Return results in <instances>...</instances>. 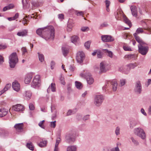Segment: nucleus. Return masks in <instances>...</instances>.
I'll return each mask as SVG.
<instances>
[{"label":"nucleus","mask_w":151,"mask_h":151,"mask_svg":"<svg viewBox=\"0 0 151 151\" xmlns=\"http://www.w3.org/2000/svg\"><path fill=\"white\" fill-rule=\"evenodd\" d=\"M36 33L46 40H53L55 38V29L52 26L39 28L37 30Z\"/></svg>","instance_id":"f257e3e1"},{"label":"nucleus","mask_w":151,"mask_h":151,"mask_svg":"<svg viewBox=\"0 0 151 151\" xmlns=\"http://www.w3.org/2000/svg\"><path fill=\"white\" fill-rule=\"evenodd\" d=\"M109 86L110 88H112L113 91H116V90L117 87V83L116 81L115 80H113L108 81L106 85L103 87V90L106 91V89L108 90H109Z\"/></svg>","instance_id":"f03ea898"},{"label":"nucleus","mask_w":151,"mask_h":151,"mask_svg":"<svg viewBox=\"0 0 151 151\" xmlns=\"http://www.w3.org/2000/svg\"><path fill=\"white\" fill-rule=\"evenodd\" d=\"M9 60L10 67L11 68H14L16 64L18 61L16 52L12 53L9 57Z\"/></svg>","instance_id":"7ed1b4c3"},{"label":"nucleus","mask_w":151,"mask_h":151,"mask_svg":"<svg viewBox=\"0 0 151 151\" xmlns=\"http://www.w3.org/2000/svg\"><path fill=\"white\" fill-rule=\"evenodd\" d=\"M109 68V64L105 61H103L100 63L99 73L101 74L107 71Z\"/></svg>","instance_id":"20e7f679"},{"label":"nucleus","mask_w":151,"mask_h":151,"mask_svg":"<svg viewBox=\"0 0 151 151\" xmlns=\"http://www.w3.org/2000/svg\"><path fill=\"white\" fill-rule=\"evenodd\" d=\"M104 99V97L102 95H96L94 98V103L96 106H99L101 105Z\"/></svg>","instance_id":"39448f33"},{"label":"nucleus","mask_w":151,"mask_h":151,"mask_svg":"<svg viewBox=\"0 0 151 151\" xmlns=\"http://www.w3.org/2000/svg\"><path fill=\"white\" fill-rule=\"evenodd\" d=\"M145 44L138 45V51L142 55H145L147 53L149 47L147 46L144 45Z\"/></svg>","instance_id":"423d86ee"},{"label":"nucleus","mask_w":151,"mask_h":151,"mask_svg":"<svg viewBox=\"0 0 151 151\" xmlns=\"http://www.w3.org/2000/svg\"><path fill=\"white\" fill-rule=\"evenodd\" d=\"M134 132L135 134L141 137L142 139H145L146 138L145 133L142 128L139 127L135 128L134 129Z\"/></svg>","instance_id":"0eeeda50"},{"label":"nucleus","mask_w":151,"mask_h":151,"mask_svg":"<svg viewBox=\"0 0 151 151\" xmlns=\"http://www.w3.org/2000/svg\"><path fill=\"white\" fill-rule=\"evenodd\" d=\"M40 76L39 75H36L34 78L31 83V86L34 88L38 87L40 85Z\"/></svg>","instance_id":"6e6552de"},{"label":"nucleus","mask_w":151,"mask_h":151,"mask_svg":"<svg viewBox=\"0 0 151 151\" xmlns=\"http://www.w3.org/2000/svg\"><path fill=\"white\" fill-rule=\"evenodd\" d=\"M81 76L86 78L87 83L89 85L92 84L94 82V79L89 73L83 74L81 73L80 74Z\"/></svg>","instance_id":"1a4fd4ad"},{"label":"nucleus","mask_w":151,"mask_h":151,"mask_svg":"<svg viewBox=\"0 0 151 151\" xmlns=\"http://www.w3.org/2000/svg\"><path fill=\"white\" fill-rule=\"evenodd\" d=\"M134 91L137 94H139L141 93L142 91V86L140 81L136 82Z\"/></svg>","instance_id":"9d476101"},{"label":"nucleus","mask_w":151,"mask_h":151,"mask_svg":"<svg viewBox=\"0 0 151 151\" xmlns=\"http://www.w3.org/2000/svg\"><path fill=\"white\" fill-rule=\"evenodd\" d=\"M85 58V55L82 51L78 52L77 54L76 59L79 63L83 62Z\"/></svg>","instance_id":"9b49d317"},{"label":"nucleus","mask_w":151,"mask_h":151,"mask_svg":"<svg viewBox=\"0 0 151 151\" xmlns=\"http://www.w3.org/2000/svg\"><path fill=\"white\" fill-rule=\"evenodd\" d=\"M101 40L103 42H111L114 40V39L110 35H103L101 36Z\"/></svg>","instance_id":"f8f14e48"},{"label":"nucleus","mask_w":151,"mask_h":151,"mask_svg":"<svg viewBox=\"0 0 151 151\" xmlns=\"http://www.w3.org/2000/svg\"><path fill=\"white\" fill-rule=\"evenodd\" d=\"M75 140V138L73 135L72 134H67L65 137V141L69 144L73 142Z\"/></svg>","instance_id":"ddd939ff"},{"label":"nucleus","mask_w":151,"mask_h":151,"mask_svg":"<svg viewBox=\"0 0 151 151\" xmlns=\"http://www.w3.org/2000/svg\"><path fill=\"white\" fill-rule=\"evenodd\" d=\"M32 74L31 73H29L26 75L24 78V82L25 84L29 83L32 77Z\"/></svg>","instance_id":"4468645a"},{"label":"nucleus","mask_w":151,"mask_h":151,"mask_svg":"<svg viewBox=\"0 0 151 151\" xmlns=\"http://www.w3.org/2000/svg\"><path fill=\"white\" fill-rule=\"evenodd\" d=\"M119 71L125 74H128L130 70L127 66V65L124 66L120 67L119 69Z\"/></svg>","instance_id":"2eb2a0df"},{"label":"nucleus","mask_w":151,"mask_h":151,"mask_svg":"<svg viewBox=\"0 0 151 151\" xmlns=\"http://www.w3.org/2000/svg\"><path fill=\"white\" fill-rule=\"evenodd\" d=\"M13 109L15 111H23L24 110V108L23 106L20 104H17L13 106Z\"/></svg>","instance_id":"dca6fc26"},{"label":"nucleus","mask_w":151,"mask_h":151,"mask_svg":"<svg viewBox=\"0 0 151 151\" xmlns=\"http://www.w3.org/2000/svg\"><path fill=\"white\" fill-rule=\"evenodd\" d=\"M12 87L13 89L17 92L20 89V85L17 81H15L12 83Z\"/></svg>","instance_id":"f3484780"},{"label":"nucleus","mask_w":151,"mask_h":151,"mask_svg":"<svg viewBox=\"0 0 151 151\" xmlns=\"http://www.w3.org/2000/svg\"><path fill=\"white\" fill-rule=\"evenodd\" d=\"M23 123L16 124L14 126L16 130L18 132H22L23 130Z\"/></svg>","instance_id":"a211bd4d"},{"label":"nucleus","mask_w":151,"mask_h":151,"mask_svg":"<svg viewBox=\"0 0 151 151\" xmlns=\"http://www.w3.org/2000/svg\"><path fill=\"white\" fill-rule=\"evenodd\" d=\"M32 95L31 92L29 91H26L23 93V96L24 99L28 100L31 98Z\"/></svg>","instance_id":"6ab92c4d"},{"label":"nucleus","mask_w":151,"mask_h":151,"mask_svg":"<svg viewBox=\"0 0 151 151\" xmlns=\"http://www.w3.org/2000/svg\"><path fill=\"white\" fill-rule=\"evenodd\" d=\"M9 135V132L5 130L2 129H0V136L1 137H5Z\"/></svg>","instance_id":"aec40b11"},{"label":"nucleus","mask_w":151,"mask_h":151,"mask_svg":"<svg viewBox=\"0 0 151 151\" xmlns=\"http://www.w3.org/2000/svg\"><path fill=\"white\" fill-rule=\"evenodd\" d=\"M28 30L27 29H23L18 32L17 35L19 36H26L27 35Z\"/></svg>","instance_id":"412c9836"},{"label":"nucleus","mask_w":151,"mask_h":151,"mask_svg":"<svg viewBox=\"0 0 151 151\" xmlns=\"http://www.w3.org/2000/svg\"><path fill=\"white\" fill-rule=\"evenodd\" d=\"M133 35L137 41L139 43V45L146 44L145 43L139 36L134 35Z\"/></svg>","instance_id":"4be33fe9"},{"label":"nucleus","mask_w":151,"mask_h":151,"mask_svg":"<svg viewBox=\"0 0 151 151\" xmlns=\"http://www.w3.org/2000/svg\"><path fill=\"white\" fill-rule=\"evenodd\" d=\"M130 9L133 16L135 17H137V11L136 7L134 6H131L130 7Z\"/></svg>","instance_id":"5701e85b"},{"label":"nucleus","mask_w":151,"mask_h":151,"mask_svg":"<svg viewBox=\"0 0 151 151\" xmlns=\"http://www.w3.org/2000/svg\"><path fill=\"white\" fill-rule=\"evenodd\" d=\"M137 57L135 54H128L126 55L124 58L128 60H134L136 59Z\"/></svg>","instance_id":"b1692460"},{"label":"nucleus","mask_w":151,"mask_h":151,"mask_svg":"<svg viewBox=\"0 0 151 151\" xmlns=\"http://www.w3.org/2000/svg\"><path fill=\"white\" fill-rule=\"evenodd\" d=\"M142 26L144 29H146L148 31V33H147V34H151V27L148 26L147 24L144 22H143L142 23Z\"/></svg>","instance_id":"393cba45"},{"label":"nucleus","mask_w":151,"mask_h":151,"mask_svg":"<svg viewBox=\"0 0 151 151\" xmlns=\"http://www.w3.org/2000/svg\"><path fill=\"white\" fill-rule=\"evenodd\" d=\"M50 90L52 92H55V85L54 83H51V85L49 86L47 90V92L48 93H49Z\"/></svg>","instance_id":"a878e982"},{"label":"nucleus","mask_w":151,"mask_h":151,"mask_svg":"<svg viewBox=\"0 0 151 151\" xmlns=\"http://www.w3.org/2000/svg\"><path fill=\"white\" fill-rule=\"evenodd\" d=\"M11 85L10 83L7 84L4 88L2 90L0 91V96L10 88L11 87Z\"/></svg>","instance_id":"bb28decb"},{"label":"nucleus","mask_w":151,"mask_h":151,"mask_svg":"<svg viewBox=\"0 0 151 151\" xmlns=\"http://www.w3.org/2000/svg\"><path fill=\"white\" fill-rule=\"evenodd\" d=\"M8 113L7 110L4 109H0V117H3L6 115Z\"/></svg>","instance_id":"cd10ccee"},{"label":"nucleus","mask_w":151,"mask_h":151,"mask_svg":"<svg viewBox=\"0 0 151 151\" xmlns=\"http://www.w3.org/2000/svg\"><path fill=\"white\" fill-rule=\"evenodd\" d=\"M71 41L72 42L76 45L77 42L79 41V38L77 36H73L71 38Z\"/></svg>","instance_id":"c85d7f7f"},{"label":"nucleus","mask_w":151,"mask_h":151,"mask_svg":"<svg viewBox=\"0 0 151 151\" xmlns=\"http://www.w3.org/2000/svg\"><path fill=\"white\" fill-rule=\"evenodd\" d=\"M138 65L136 63H130L127 64V66L129 67L130 70L131 69H133L137 66Z\"/></svg>","instance_id":"c756f323"},{"label":"nucleus","mask_w":151,"mask_h":151,"mask_svg":"<svg viewBox=\"0 0 151 151\" xmlns=\"http://www.w3.org/2000/svg\"><path fill=\"white\" fill-rule=\"evenodd\" d=\"M77 148L76 146L71 145L68 147L67 151H76Z\"/></svg>","instance_id":"7c9ffc66"},{"label":"nucleus","mask_w":151,"mask_h":151,"mask_svg":"<svg viewBox=\"0 0 151 151\" xmlns=\"http://www.w3.org/2000/svg\"><path fill=\"white\" fill-rule=\"evenodd\" d=\"M62 49L63 55L65 57L66 56L68 53L69 49L65 47H63Z\"/></svg>","instance_id":"2f4dec72"},{"label":"nucleus","mask_w":151,"mask_h":151,"mask_svg":"<svg viewBox=\"0 0 151 151\" xmlns=\"http://www.w3.org/2000/svg\"><path fill=\"white\" fill-rule=\"evenodd\" d=\"M14 7V5L13 4H10L7 6H6L4 7L3 9V11H5L8 10H9L13 8Z\"/></svg>","instance_id":"473e14b6"},{"label":"nucleus","mask_w":151,"mask_h":151,"mask_svg":"<svg viewBox=\"0 0 151 151\" xmlns=\"http://www.w3.org/2000/svg\"><path fill=\"white\" fill-rule=\"evenodd\" d=\"M144 31L143 28H142L139 27L137 28L136 31V32L133 34L134 35H137L140 33H142L144 32Z\"/></svg>","instance_id":"72a5a7b5"},{"label":"nucleus","mask_w":151,"mask_h":151,"mask_svg":"<svg viewBox=\"0 0 151 151\" xmlns=\"http://www.w3.org/2000/svg\"><path fill=\"white\" fill-rule=\"evenodd\" d=\"M108 26V24L107 22H104L102 23L101 24L99 27V29H102L104 27H107Z\"/></svg>","instance_id":"f704fd0d"},{"label":"nucleus","mask_w":151,"mask_h":151,"mask_svg":"<svg viewBox=\"0 0 151 151\" xmlns=\"http://www.w3.org/2000/svg\"><path fill=\"white\" fill-rule=\"evenodd\" d=\"M75 83L76 86L77 88L81 89L82 88L83 86L81 82L78 81H76Z\"/></svg>","instance_id":"c9c22d12"},{"label":"nucleus","mask_w":151,"mask_h":151,"mask_svg":"<svg viewBox=\"0 0 151 151\" xmlns=\"http://www.w3.org/2000/svg\"><path fill=\"white\" fill-rule=\"evenodd\" d=\"M124 22L127 24H128L129 27H131L132 26L131 23L130 21L126 17H124Z\"/></svg>","instance_id":"e433bc0d"},{"label":"nucleus","mask_w":151,"mask_h":151,"mask_svg":"<svg viewBox=\"0 0 151 151\" xmlns=\"http://www.w3.org/2000/svg\"><path fill=\"white\" fill-rule=\"evenodd\" d=\"M47 141L46 140L43 141L41 142L40 143L38 144V145L41 147H43L45 146L46 145Z\"/></svg>","instance_id":"4c0bfd02"},{"label":"nucleus","mask_w":151,"mask_h":151,"mask_svg":"<svg viewBox=\"0 0 151 151\" xmlns=\"http://www.w3.org/2000/svg\"><path fill=\"white\" fill-rule=\"evenodd\" d=\"M104 50L105 51V52L107 53L108 56L111 58H113V53L111 51H109L107 49H105Z\"/></svg>","instance_id":"58836bf2"},{"label":"nucleus","mask_w":151,"mask_h":151,"mask_svg":"<svg viewBox=\"0 0 151 151\" xmlns=\"http://www.w3.org/2000/svg\"><path fill=\"white\" fill-rule=\"evenodd\" d=\"M27 147L29 149L31 150H33L34 149V147L32 142L27 143Z\"/></svg>","instance_id":"ea45409f"},{"label":"nucleus","mask_w":151,"mask_h":151,"mask_svg":"<svg viewBox=\"0 0 151 151\" xmlns=\"http://www.w3.org/2000/svg\"><path fill=\"white\" fill-rule=\"evenodd\" d=\"M38 57L39 60L41 62H43L44 60V55L42 54H40L39 52L38 53Z\"/></svg>","instance_id":"a19ab883"},{"label":"nucleus","mask_w":151,"mask_h":151,"mask_svg":"<svg viewBox=\"0 0 151 151\" xmlns=\"http://www.w3.org/2000/svg\"><path fill=\"white\" fill-rule=\"evenodd\" d=\"M131 139L132 142L134 144V145L135 146H137L139 144V143L138 141L135 139L133 137L131 138Z\"/></svg>","instance_id":"79ce46f5"},{"label":"nucleus","mask_w":151,"mask_h":151,"mask_svg":"<svg viewBox=\"0 0 151 151\" xmlns=\"http://www.w3.org/2000/svg\"><path fill=\"white\" fill-rule=\"evenodd\" d=\"M120 84L119 85L121 86H124L126 83V80L125 79H121L120 81Z\"/></svg>","instance_id":"37998d69"},{"label":"nucleus","mask_w":151,"mask_h":151,"mask_svg":"<svg viewBox=\"0 0 151 151\" xmlns=\"http://www.w3.org/2000/svg\"><path fill=\"white\" fill-rule=\"evenodd\" d=\"M120 128L119 127H117L115 130V133L116 135H118L120 134Z\"/></svg>","instance_id":"c03bdc74"},{"label":"nucleus","mask_w":151,"mask_h":151,"mask_svg":"<svg viewBox=\"0 0 151 151\" xmlns=\"http://www.w3.org/2000/svg\"><path fill=\"white\" fill-rule=\"evenodd\" d=\"M91 42L89 41H88L84 44V46L86 49H89L90 47Z\"/></svg>","instance_id":"a18cd8bd"},{"label":"nucleus","mask_w":151,"mask_h":151,"mask_svg":"<svg viewBox=\"0 0 151 151\" xmlns=\"http://www.w3.org/2000/svg\"><path fill=\"white\" fill-rule=\"evenodd\" d=\"M61 141V139L60 137L56 139V142L55 145V147H58L59 144Z\"/></svg>","instance_id":"49530a36"},{"label":"nucleus","mask_w":151,"mask_h":151,"mask_svg":"<svg viewBox=\"0 0 151 151\" xmlns=\"http://www.w3.org/2000/svg\"><path fill=\"white\" fill-rule=\"evenodd\" d=\"M81 29L83 32H86L88 31L89 29L88 27H82Z\"/></svg>","instance_id":"de8ad7c7"},{"label":"nucleus","mask_w":151,"mask_h":151,"mask_svg":"<svg viewBox=\"0 0 151 151\" xmlns=\"http://www.w3.org/2000/svg\"><path fill=\"white\" fill-rule=\"evenodd\" d=\"M123 48L124 50L125 51H132L131 49L129 47L123 46Z\"/></svg>","instance_id":"09e8293b"},{"label":"nucleus","mask_w":151,"mask_h":151,"mask_svg":"<svg viewBox=\"0 0 151 151\" xmlns=\"http://www.w3.org/2000/svg\"><path fill=\"white\" fill-rule=\"evenodd\" d=\"M56 121H54V122H51L50 123V127H51L54 128L56 126Z\"/></svg>","instance_id":"8fccbe9b"},{"label":"nucleus","mask_w":151,"mask_h":151,"mask_svg":"<svg viewBox=\"0 0 151 151\" xmlns=\"http://www.w3.org/2000/svg\"><path fill=\"white\" fill-rule=\"evenodd\" d=\"M29 108L30 110H33L35 109V106L33 104L30 103L29 105Z\"/></svg>","instance_id":"3c124183"},{"label":"nucleus","mask_w":151,"mask_h":151,"mask_svg":"<svg viewBox=\"0 0 151 151\" xmlns=\"http://www.w3.org/2000/svg\"><path fill=\"white\" fill-rule=\"evenodd\" d=\"M29 4L28 3H27L26 4H25L23 3V8L24 9L28 8L29 7Z\"/></svg>","instance_id":"603ef678"},{"label":"nucleus","mask_w":151,"mask_h":151,"mask_svg":"<svg viewBox=\"0 0 151 151\" xmlns=\"http://www.w3.org/2000/svg\"><path fill=\"white\" fill-rule=\"evenodd\" d=\"M22 51V52L23 55L24 54L26 53L27 52V51L26 48L25 47H23L21 49Z\"/></svg>","instance_id":"864d4df0"},{"label":"nucleus","mask_w":151,"mask_h":151,"mask_svg":"<svg viewBox=\"0 0 151 151\" xmlns=\"http://www.w3.org/2000/svg\"><path fill=\"white\" fill-rule=\"evenodd\" d=\"M84 13V12L82 11H80L77 12L76 13V15L77 16H83Z\"/></svg>","instance_id":"5fc2aeb1"},{"label":"nucleus","mask_w":151,"mask_h":151,"mask_svg":"<svg viewBox=\"0 0 151 151\" xmlns=\"http://www.w3.org/2000/svg\"><path fill=\"white\" fill-rule=\"evenodd\" d=\"M111 151H120V150L118 146L116 147L112 148L111 150Z\"/></svg>","instance_id":"6e6d98bb"},{"label":"nucleus","mask_w":151,"mask_h":151,"mask_svg":"<svg viewBox=\"0 0 151 151\" xmlns=\"http://www.w3.org/2000/svg\"><path fill=\"white\" fill-rule=\"evenodd\" d=\"M89 115H87L84 116L83 118V120L84 121H86L89 119Z\"/></svg>","instance_id":"4d7b16f0"},{"label":"nucleus","mask_w":151,"mask_h":151,"mask_svg":"<svg viewBox=\"0 0 151 151\" xmlns=\"http://www.w3.org/2000/svg\"><path fill=\"white\" fill-rule=\"evenodd\" d=\"M105 2L106 3V8H108L110 4V2L108 0H106Z\"/></svg>","instance_id":"13d9d810"},{"label":"nucleus","mask_w":151,"mask_h":151,"mask_svg":"<svg viewBox=\"0 0 151 151\" xmlns=\"http://www.w3.org/2000/svg\"><path fill=\"white\" fill-rule=\"evenodd\" d=\"M97 56L99 58H101L102 57L101 53L100 52H98L97 53Z\"/></svg>","instance_id":"bf43d9fd"},{"label":"nucleus","mask_w":151,"mask_h":151,"mask_svg":"<svg viewBox=\"0 0 151 151\" xmlns=\"http://www.w3.org/2000/svg\"><path fill=\"white\" fill-rule=\"evenodd\" d=\"M38 125L42 128L43 129H45V127L44 126V125H43V124L41 122H40L39 123Z\"/></svg>","instance_id":"052dcab7"},{"label":"nucleus","mask_w":151,"mask_h":151,"mask_svg":"<svg viewBox=\"0 0 151 151\" xmlns=\"http://www.w3.org/2000/svg\"><path fill=\"white\" fill-rule=\"evenodd\" d=\"M6 48V46L5 45L0 44V50L4 49Z\"/></svg>","instance_id":"680f3d73"},{"label":"nucleus","mask_w":151,"mask_h":151,"mask_svg":"<svg viewBox=\"0 0 151 151\" xmlns=\"http://www.w3.org/2000/svg\"><path fill=\"white\" fill-rule=\"evenodd\" d=\"M4 58L2 56L0 55V65L4 62Z\"/></svg>","instance_id":"e2e57ef3"},{"label":"nucleus","mask_w":151,"mask_h":151,"mask_svg":"<svg viewBox=\"0 0 151 151\" xmlns=\"http://www.w3.org/2000/svg\"><path fill=\"white\" fill-rule=\"evenodd\" d=\"M58 17L60 19H64V15L63 14H60L58 15Z\"/></svg>","instance_id":"0e129e2a"},{"label":"nucleus","mask_w":151,"mask_h":151,"mask_svg":"<svg viewBox=\"0 0 151 151\" xmlns=\"http://www.w3.org/2000/svg\"><path fill=\"white\" fill-rule=\"evenodd\" d=\"M141 112L144 115L146 116L147 114L145 112V110L143 108H142L141 109Z\"/></svg>","instance_id":"69168bd1"},{"label":"nucleus","mask_w":151,"mask_h":151,"mask_svg":"<svg viewBox=\"0 0 151 151\" xmlns=\"http://www.w3.org/2000/svg\"><path fill=\"white\" fill-rule=\"evenodd\" d=\"M60 80L61 81V83L63 85H64L65 84V83L64 81L63 78L62 77H61L60 78Z\"/></svg>","instance_id":"338daca9"},{"label":"nucleus","mask_w":151,"mask_h":151,"mask_svg":"<svg viewBox=\"0 0 151 151\" xmlns=\"http://www.w3.org/2000/svg\"><path fill=\"white\" fill-rule=\"evenodd\" d=\"M51 68L52 69L53 68V67L55 65V63L53 61H52L51 63Z\"/></svg>","instance_id":"774afa93"}]
</instances>
